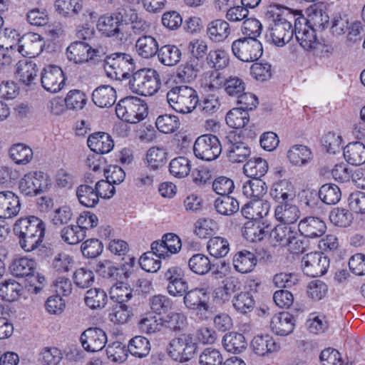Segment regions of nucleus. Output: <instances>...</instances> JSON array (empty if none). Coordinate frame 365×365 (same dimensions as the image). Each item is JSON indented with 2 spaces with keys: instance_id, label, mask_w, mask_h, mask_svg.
Here are the masks:
<instances>
[{
  "instance_id": "nucleus-1",
  "label": "nucleus",
  "mask_w": 365,
  "mask_h": 365,
  "mask_svg": "<svg viewBox=\"0 0 365 365\" xmlns=\"http://www.w3.org/2000/svg\"><path fill=\"white\" fill-rule=\"evenodd\" d=\"M13 230L19 237L21 247L26 252H31L43 242L45 224L41 219L30 215L17 220Z\"/></svg>"
},
{
  "instance_id": "nucleus-2",
  "label": "nucleus",
  "mask_w": 365,
  "mask_h": 365,
  "mask_svg": "<svg viewBox=\"0 0 365 365\" xmlns=\"http://www.w3.org/2000/svg\"><path fill=\"white\" fill-rule=\"evenodd\" d=\"M125 9L118 8L114 12L101 16L96 27L107 38H115L120 45H128L132 40V34L125 28Z\"/></svg>"
},
{
  "instance_id": "nucleus-3",
  "label": "nucleus",
  "mask_w": 365,
  "mask_h": 365,
  "mask_svg": "<svg viewBox=\"0 0 365 365\" xmlns=\"http://www.w3.org/2000/svg\"><path fill=\"white\" fill-rule=\"evenodd\" d=\"M166 97L170 106L182 114L191 113L199 102L196 91L187 86L172 88L167 93Z\"/></svg>"
},
{
  "instance_id": "nucleus-4",
  "label": "nucleus",
  "mask_w": 365,
  "mask_h": 365,
  "mask_svg": "<svg viewBox=\"0 0 365 365\" xmlns=\"http://www.w3.org/2000/svg\"><path fill=\"white\" fill-rule=\"evenodd\" d=\"M128 85L133 93L145 96H153L160 88V76L154 69H140L132 75Z\"/></svg>"
},
{
  "instance_id": "nucleus-5",
  "label": "nucleus",
  "mask_w": 365,
  "mask_h": 365,
  "mask_svg": "<svg viewBox=\"0 0 365 365\" xmlns=\"http://www.w3.org/2000/svg\"><path fill=\"white\" fill-rule=\"evenodd\" d=\"M103 66L108 77L115 80L129 78L135 69L133 58L125 53H114L106 56Z\"/></svg>"
},
{
  "instance_id": "nucleus-6",
  "label": "nucleus",
  "mask_w": 365,
  "mask_h": 365,
  "mask_svg": "<svg viewBox=\"0 0 365 365\" xmlns=\"http://www.w3.org/2000/svg\"><path fill=\"white\" fill-rule=\"evenodd\" d=\"M115 113L121 120L130 123H136L147 116L148 106L139 98L126 97L118 103Z\"/></svg>"
},
{
  "instance_id": "nucleus-7",
  "label": "nucleus",
  "mask_w": 365,
  "mask_h": 365,
  "mask_svg": "<svg viewBox=\"0 0 365 365\" xmlns=\"http://www.w3.org/2000/svg\"><path fill=\"white\" fill-rule=\"evenodd\" d=\"M233 55L244 62H253L262 55V43L255 37L240 38L232 43Z\"/></svg>"
},
{
  "instance_id": "nucleus-8",
  "label": "nucleus",
  "mask_w": 365,
  "mask_h": 365,
  "mask_svg": "<svg viewBox=\"0 0 365 365\" xmlns=\"http://www.w3.org/2000/svg\"><path fill=\"white\" fill-rule=\"evenodd\" d=\"M294 19L296 18L292 15L284 16L281 14L274 19L269 36L274 45L282 47L290 41L294 34V26L292 24Z\"/></svg>"
},
{
  "instance_id": "nucleus-9",
  "label": "nucleus",
  "mask_w": 365,
  "mask_h": 365,
  "mask_svg": "<svg viewBox=\"0 0 365 365\" xmlns=\"http://www.w3.org/2000/svg\"><path fill=\"white\" fill-rule=\"evenodd\" d=\"M193 152L197 158L205 161H212L220 155L222 145L216 135L205 134L195 140Z\"/></svg>"
},
{
  "instance_id": "nucleus-10",
  "label": "nucleus",
  "mask_w": 365,
  "mask_h": 365,
  "mask_svg": "<svg viewBox=\"0 0 365 365\" xmlns=\"http://www.w3.org/2000/svg\"><path fill=\"white\" fill-rule=\"evenodd\" d=\"M44 46L43 37L38 34L29 32L17 38V43L10 45V49H16L23 56L34 58L41 53Z\"/></svg>"
},
{
  "instance_id": "nucleus-11",
  "label": "nucleus",
  "mask_w": 365,
  "mask_h": 365,
  "mask_svg": "<svg viewBox=\"0 0 365 365\" xmlns=\"http://www.w3.org/2000/svg\"><path fill=\"white\" fill-rule=\"evenodd\" d=\"M50 180L43 172H31L26 174L20 180L19 187L21 193L26 196H35L46 190Z\"/></svg>"
},
{
  "instance_id": "nucleus-12",
  "label": "nucleus",
  "mask_w": 365,
  "mask_h": 365,
  "mask_svg": "<svg viewBox=\"0 0 365 365\" xmlns=\"http://www.w3.org/2000/svg\"><path fill=\"white\" fill-rule=\"evenodd\" d=\"M104 54L101 48H92L86 42L76 41L70 44L66 49L67 58L75 63H83L95 57H101Z\"/></svg>"
},
{
  "instance_id": "nucleus-13",
  "label": "nucleus",
  "mask_w": 365,
  "mask_h": 365,
  "mask_svg": "<svg viewBox=\"0 0 365 365\" xmlns=\"http://www.w3.org/2000/svg\"><path fill=\"white\" fill-rule=\"evenodd\" d=\"M303 16L294 19V35L300 46L307 51L314 49L318 44L315 30Z\"/></svg>"
},
{
  "instance_id": "nucleus-14",
  "label": "nucleus",
  "mask_w": 365,
  "mask_h": 365,
  "mask_svg": "<svg viewBox=\"0 0 365 365\" xmlns=\"http://www.w3.org/2000/svg\"><path fill=\"white\" fill-rule=\"evenodd\" d=\"M163 279L168 282L167 291L173 297H182L188 289V282L185 278L182 269L172 266L163 273Z\"/></svg>"
},
{
  "instance_id": "nucleus-15",
  "label": "nucleus",
  "mask_w": 365,
  "mask_h": 365,
  "mask_svg": "<svg viewBox=\"0 0 365 365\" xmlns=\"http://www.w3.org/2000/svg\"><path fill=\"white\" fill-rule=\"evenodd\" d=\"M329 266V259L322 252H310L303 257L302 268L305 274L317 277L324 274Z\"/></svg>"
},
{
  "instance_id": "nucleus-16",
  "label": "nucleus",
  "mask_w": 365,
  "mask_h": 365,
  "mask_svg": "<svg viewBox=\"0 0 365 365\" xmlns=\"http://www.w3.org/2000/svg\"><path fill=\"white\" fill-rule=\"evenodd\" d=\"M182 247L180 237L174 233L163 235L162 240L151 244L153 252L158 257H169L179 252Z\"/></svg>"
},
{
  "instance_id": "nucleus-17",
  "label": "nucleus",
  "mask_w": 365,
  "mask_h": 365,
  "mask_svg": "<svg viewBox=\"0 0 365 365\" xmlns=\"http://www.w3.org/2000/svg\"><path fill=\"white\" fill-rule=\"evenodd\" d=\"M65 77L61 68L57 66H47L41 74L42 87L51 93L61 91L64 86Z\"/></svg>"
},
{
  "instance_id": "nucleus-18",
  "label": "nucleus",
  "mask_w": 365,
  "mask_h": 365,
  "mask_svg": "<svg viewBox=\"0 0 365 365\" xmlns=\"http://www.w3.org/2000/svg\"><path fill=\"white\" fill-rule=\"evenodd\" d=\"M240 136L230 134L226 138L225 146L227 158L232 163H242L250 155V148L243 142L239 140Z\"/></svg>"
},
{
  "instance_id": "nucleus-19",
  "label": "nucleus",
  "mask_w": 365,
  "mask_h": 365,
  "mask_svg": "<svg viewBox=\"0 0 365 365\" xmlns=\"http://www.w3.org/2000/svg\"><path fill=\"white\" fill-rule=\"evenodd\" d=\"M81 342L86 351L96 352L105 347L107 336L106 332L100 328H89L81 334Z\"/></svg>"
},
{
  "instance_id": "nucleus-20",
  "label": "nucleus",
  "mask_w": 365,
  "mask_h": 365,
  "mask_svg": "<svg viewBox=\"0 0 365 365\" xmlns=\"http://www.w3.org/2000/svg\"><path fill=\"white\" fill-rule=\"evenodd\" d=\"M185 307L190 309L207 311L209 308V294L205 288L197 287L187 289L182 295Z\"/></svg>"
},
{
  "instance_id": "nucleus-21",
  "label": "nucleus",
  "mask_w": 365,
  "mask_h": 365,
  "mask_svg": "<svg viewBox=\"0 0 365 365\" xmlns=\"http://www.w3.org/2000/svg\"><path fill=\"white\" fill-rule=\"evenodd\" d=\"M325 222L317 217H307L301 220L298 225L300 234L307 238H318L326 232Z\"/></svg>"
},
{
  "instance_id": "nucleus-22",
  "label": "nucleus",
  "mask_w": 365,
  "mask_h": 365,
  "mask_svg": "<svg viewBox=\"0 0 365 365\" xmlns=\"http://www.w3.org/2000/svg\"><path fill=\"white\" fill-rule=\"evenodd\" d=\"M20 210V200L16 194L9 190L0 192V218H12Z\"/></svg>"
},
{
  "instance_id": "nucleus-23",
  "label": "nucleus",
  "mask_w": 365,
  "mask_h": 365,
  "mask_svg": "<svg viewBox=\"0 0 365 365\" xmlns=\"http://www.w3.org/2000/svg\"><path fill=\"white\" fill-rule=\"evenodd\" d=\"M88 146L96 154H105L110 152L114 142L110 135L103 132L95 133L88 136Z\"/></svg>"
},
{
  "instance_id": "nucleus-24",
  "label": "nucleus",
  "mask_w": 365,
  "mask_h": 365,
  "mask_svg": "<svg viewBox=\"0 0 365 365\" xmlns=\"http://www.w3.org/2000/svg\"><path fill=\"white\" fill-rule=\"evenodd\" d=\"M38 72V66L32 61L23 60L19 61L16 64V74L17 78L19 82L26 86L35 84Z\"/></svg>"
},
{
  "instance_id": "nucleus-25",
  "label": "nucleus",
  "mask_w": 365,
  "mask_h": 365,
  "mask_svg": "<svg viewBox=\"0 0 365 365\" xmlns=\"http://www.w3.org/2000/svg\"><path fill=\"white\" fill-rule=\"evenodd\" d=\"M269 195L278 205L291 202L295 196L292 183L287 180L274 183Z\"/></svg>"
},
{
  "instance_id": "nucleus-26",
  "label": "nucleus",
  "mask_w": 365,
  "mask_h": 365,
  "mask_svg": "<svg viewBox=\"0 0 365 365\" xmlns=\"http://www.w3.org/2000/svg\"><path fill=\"white\" fill-rule=\"evenodd\" d=\"M294 317L289 312H282L272 317L270 327L276 334L287 336L294 329Z\"/></svg>"
},
{
  "instance_id": "nucleus-27",
  "label": "nucleus",
  "mask_w": 365,
  "mask_h": 365,
  "mask_svg": "<svg viewBox=\"0 0 365 365\" xmlns=\"http://www.w3.org/2000/svg\"><path fill=\"white\" fill-rule=\"evenodd\" d=\"M274 216L282 224L290 225L300 217V210L297 205L288 202L276 206Z\"/></svg>"
},
{
  "instance_id": "nucleus-28",
  "label": "nucleus",
  "mask_w": 365,
  "mask_h": 365,
  "mask_svg": "<svg viewBox=\"0 0 365 365\" xmlns=\"http://www.w3.org/2000/svg\"><path fill=\"white\" fill-rule=\"evenodd\" d=\"M92 101L100 108H110L116 101V91L110 86H100L93 91Z\"/></svg>"
},
{
  "instance_id": "nucleus-29",
  "label": "nucleus",
  "mask_w": 365,
  "mask_h": 365,
  "mask_svg": "<svg viewBox=\"0 0 365 365\" xmlns=\"http://www.w3.org/2000/svg\"><path fill=\"white\" fill-rule=\"evenodd\" d=\"M135 49L138 54L144 58L153 57L159 51L157 40L150 35H143L138 38L135 43Z\"/></svg>"
},
{
  "instance_id": "nucleus-30",
  "label": "nucleus",
  "mask_w": 365,
  "mask_h": 365,
  "mask_svg": "<svg viewBox=\"0 0 365 365\" xmlns=\"http://www.w3.org/2000/svg\"><path fill=\"white\" fill-rule=\"evenodd\" d=\"M232 262L237 272L242 274L250 272L256 266L255 255L245 250L238 252L233 257Z\"/></svg>"
},
{
  "instance_id": "nucleus-31",
  "label": "nucleus",
  "mask_w": 365,
  "mask_h": 365,
  "mask_svg": "<svg viewBox=\"0 0 365 365\" xmlns=\"http://www.w3.org/2000/svg\"><path fill=\"white\" fill-rule=\"evenodd\" d=\"M251 347L259 356L274 352L279 348L272 337L268 334L255 336L251 341Z\"/></svg>"
},
{
  "instance_id": "nucleus-32",
  "label": "nucleus",
  "mask_w": 365,
  "mask_h": 365,
  "mask_svg": "<svg viewBox=\"0 0 365 365\" xmlns=\"http://www.w3.org/2000/svg\"><path fill=\"white\" fill-rule=\"evenodd\" d=\"M293 235H296V230L289 225L279 224L269 233L271 242L274 246L281 245L285 247L289 240H292Z\"/></svg>"
},
{
  "instance_id": "nucleus-33",
  "label": "nucleus",
  "mask_w": 365,
  "mask_h": 365,
  "mask_svg": "<svg viewBox=\"0 0 365 365\" xmlns=\"http://www.w3.org/2000/svg\"><path fill=\"white\" fill-rule=\"evenodd\" d=\"M345 160L351 165H361L365 163V146L361 142L349 143L344 148Z\"/></svg>"
},
{
  "instance_id": "nucleus-34",
  "label": "nucleus",
  "mask_w": 365,
  "mask_h": 365,
  "mask_svg": "<svg viewBox=\"0 0 365 365\" xmlns=\"http://www.w3.org/2000/svg\"><path fill=\"white\" fill-rule=\"evenodd\" d=\"M241 282L235 277H229L224 279L222 285L217 289L216 294L224 302H228L233 295H237L241 289Z\"/></svg>"
},
{
  "instance_id": "nucleus-35",
  "label": "nucleus",
  "mask_w": 365,
  "mask_h": 365,
  "mask_svg": "<svg viewBox=\"0 0 365 365\" xmlns=\"http://www.w3.org/2000/svg\"><path fill=\"white\" fill-rule=\"evenodd\" d=\"M125 26L130 24V29L135 34H140L146 32L149 28V24L139 16L136 9L126 7L125 9Z\"/></svg>"
},
{
  "instance_id": "nucleus-36",
  "label": "nucleus",
  "mask_w": 365,
  "mask_h": 365,
  "mask_svg": "<svg viewBox=\"0 0 365 365\" xmlns=\"http://www.w3.org/2000/svg\"><path fill=\"white\" fill-rule=\"evenodd\" d=\"M182 52L178 46L167 44L161 46L158 53L159 61L166 66L177 65L181 60Z\"/></svg>"
},
{
  "instance_id": "nucleus-37",
  "label": "nucleus",
  "mask_w": 365,
  "mask_h": 365,
  "mask_svg": "<svg viewBox=\"0 0 365 365\" xmlns=\"http://www.w3.org/2000/svg\"><path fill=\"white\" fill-rule=\"evenodd\" d=\"M229 24L222 19H216L210 22L207 28L209 38L215 42H221L230 35Z\"/></svg>"
},
{
  "instance_id": "nucleus-38",
  "label": "nucleus",
  "mask_w": 365,
  "mask_h": 365,
  "mask_svg": "<svg viewBox=\"0 0 365 365\" xmlns=\"http://www.w3.org/2000/svg\"><path fill=\"white\" fill-rule=\"evenodd\" d=\"M76 196L79 202L87 207H94L99 202V198L96 190L88 184L80 185L76 188Z\"/></svg>"
},
{
  "instance_id": "nucleus-39",
  "label": "nucleus",
  "mask_w": 365,
  "mask_h": 365,
  "mask_svg": "<svg viewBox=\"0 0 365 365\" xmlns=\"http://www.w3.org/2000/svg\"><path fill=\"white\" fill-rule=\"evenodd\" d=\"M222 342L225 350L233 354L241 353L247 345L245 336L237 332L226 334L223 336Z\"/></svg>"
},
{
  "instance_id": "nucleus-40",
  "label": "nucleus",
  "mask_w": 365,
  "mask_h": 365,
  "mask_svg": "<svg viewBox=\"0 0 365 365\" xmlns=\"http://www.w3.org/2000/svg\"><path fill=\"white\" fill-rule=\"evenodd\" d=\"M287 158L292 164L301 166L306 165L312 160V153L305 145H294L289 148Z\"/></svg>"
},
{
  "instance_id": "nucleus-41",
  "label": "nucleus",
  "mask_w": 365,
  "mask_h": 365,
  "mask_svg": "<svg viewBox=\"0 0 365 365\" xmlns=\"http://www.w3.org/2000/svg\"><path fill=\"white\" fill-rule=\"evenodd\" d=\"M187 264L190 271L198 275L207 274L214 266L209 257L201 253L193 255Z\"/></svg>"
},
{
  "instance_id": "nucleus-42",
  "label": "nucleus",
  "mask_w": 365,
  "mask_h": 365,
  "mask_svg": "<svg viewBox=\"0 0 365 365\" xmlns=\"http://www.w3.org/2000/svg\"><path fill=\"white\" fill-rule=\"evenodd\" d=\"M244 173L249 178L260 179L268 170L267 162L261 158L249 160L243 167Z\"/></svg>"
},
{
  "instance_id": "nucleus-43",
  "label": "nucleus",
  "mask_w": 365,
  "mask_h": 365,
  "mask_svg": "<svg viewBox=\"0 0 365 365\" xmlns=\"http://www.w3.org/2000/svg\"><path fill=\"white\" fill-rule=\"evenodd\" d=\"M216 211L222 215H232L240 209L238 201L230 195L218 197L214 202Z\"/></svg>"
},
{
  "instance_id": "nucleus-44",
  "label": "nucleus",
  "mask_w": 365,
  "mask_h": 365,
  "mask_svg": "<svg viewBox=\"0 0 365 365\" xmlns=\"http://www.w3.org/2000/svg\"><path fill=\"white\" fill-rule=\"evenodd\" d=\"M23 290L22 285L14 279L6 280L0 283V297L8 302L17 300Z\"/></svg>"
},
{
  "instance_id": "nucleus-45",
  "label": "nucleus",
  "mask_w": 365,
  "mask_h": 365,
  "mask_svg": "<svg viewBox=\"0 0 365 365\" xmlns=\"http://www.w3.org/2000/svg\"><path fill=\"white\" fill-rule=\"evenodd\" d=\"M150 348L149 340L143 336H134L129 341L128 345V351L138 358L147 356L150 351Z\"/></svg>"
},
{
  "instance_id": "nucleus-46",
  "label": "nucleus",
  "mask_w": 365,
  "mask_h": 365,
  "mask_svg": "<svg viewBox=\"0 0 365 365\" xmlns=\"http://www.w3.org/2000/svg\"><path fill=\"white\" fill-rule=\"evenodd\" d=\"M168 153L163 148L151 147L146 153L148 165L153 170L162 168L167 162Z\"/></svg>"
},
{
  "instance_id": "nucleus-47",
  "label": "nucleus",
  "mask_w": 365,
  "mask_h": 365,
  "mask_svg": "<svg viewBox=\"0 0 365 365\" xmlns=\"http://www.w3.org/2000/svg\"><path fill=\"white\" fill-rule=\"evenodd\" d=\"M84 300L86 304L91 309H101L107 304L108 297L103 289L94 288L86 292Z\"/></svg>"
},
{
  "instance_id": "nucleus-48",
  "label": "nucleus",
  "mask_w": 365,
  "mask_h": 365,
  "mask_svg": "<svg viewBox=\"0 0 365 365\" xmlns=\"http://www.w3.org/2000/svg\"><path fill=\"white\" fill-rule=\"evenodd\" d=\"M36 263L33 259L22 257L15 259L10 267L11 273L16 277H24L33 275Z\"/></svg>"
},
{
  "instance_id": "nucleus-49",
  "label": "nucleus",
  "mask_w": 365,
  "mask_h": 365,
  "mask_svg": "<svg viewBox=\"0 0 365 365\" xmlns=\"http://www.w3.org/2000/svg\"><path fill=\"white\" fill-rule=\"evenodd\" d=\"M209 254L215 257H225L230 251V244L227 239L221 237H215L209 240L207 244Z\"/></svg>"
},
{
  "instance_id": "nucleus-50",
  "label": "nucleus",
  "mask_w": 365,
  "mask_h": 365,
  "mask_svg": "<svg viewBox=\"0 0 365 365\" xmlns=\"http://www.w3.org/2000/svg\"><path fill=\"white\" fill-rule=\"evenodd\" d=\"M225 120L230 128L240 129L244 128L248 123L250 115L247 111L235 108L227 113Z\"/></svg>"
},
{
  "instance_id": "nucleus-51",
  "label": "nucleus",
  "mask_w": 365,
  "mask_h": 365,
  "mask_svg": "<svg viewBox=\"0 0 365 365\" xmlns=\"http://www.w3.org/2000/svg\"><path fill=\"white\" fill-rule=\"evenodd\" d=\"M56 11L65 17H73L82 10L79 0H56Z\"/></svg>"
},
{
  "instance_id": "nucleus-52",
  "label": "nucleus",
  "mask_w": 365,
  "mask_h": 365,
  "mask_svg": "<svg viewBox=\"0 0 365 365\" xmlns=\"http://www.w3.org/2000/svg\"><path fill=\"white\" fill-rule=\"evenodd\" d=\"M9 155L16 164L26 165L33 158V150L29 146L19 143L10 148Z\"/></svg>"
},
{
  "instance_id": "nucleus-53",
  "label": "nucleus",
  "mask_w": 365,
  "mask_h": 365,
  "mask_svg": "<svg viewBox=\"0 0 365 365\" xmlns=\"http://www.w3.org/2000/svg\"><path fill=\"white\" fill-rule=\"evenodd\" d=\"M339 187L334 184H325L319 190V197L327 205H335L341 199Z\"/></svg>"
},
{
  "instance_id": "nucleus-54",
  "label": "nucleus",
  "mask_w": 365,
  "mask_h": 365,
  "mask_svg": "<svg viewBox=\"0 0 365 365\" xmlns=\"http://www.w3.org/2000/svg\"><path fill=\"white\" fill-rule=\"evenodd\" d=\"M232 305L240 313L247 314L253 309L255 300L251 293L241 292L234 297Z\"/></svg>"
},
{
  "instance_id": "nucleus-55",
  "label": "nucleus",
  "mask_w": 365,
  "mask_h": 365,
  "mask_svg": "<svg viewBox=\"0 0 365 365\" xmlns=\"http://www.w3.org/2000/svg\"><path fill=\"white\" fill-rule=\"evenodd\" d=\"M163 327H166L173 331H182L187 324V317L182 313L170 312L164 318H162Z\"/></svg>"
},
{
  "instance_id": "nucleus-56",
  "label": "nucleus",
  "mask_w": 365,
  "mask_h": 365,
  "mask_svg": "<svg viewBox=\"0 0 365 365\" xmlns=\"http://www.w3.org/2000/svg\"><path fill=\"white\" fill-rule=\"evenodd\" d=\"M132 297V291L122 282H117L110 289V300L115 304H124Z\"/></svg>"
},
{
  "instance_id": "nucleus-57",
  "label": "nucleus",
  "mask_w": 365,
  "mask_h": 365,
  "mask_svg": "<svg viewBox=\"0 0 365 365\" xmlns=\"http://www.w3.org/2000/svg\"><path fill=\"white\" fill-rule=\"evenodd\" d=\"M190 162L185 157L173 159L169 164V171L174 177L182 178L190 172Z\"/></svg>"
},
{
  "instance_id": "nucleus-58",
  "label": "nucleus",
  "mask_w": 365,
  "mask_h": 365,
  "mask_svg": "<svg viewBox=\"0 0 365 365\" xmlns=\"http://www.w3.org/2000/svg\"><path fill=\"white\" fill-rule=\"evenodd\" d=\"M224 358L220 350L205 348L199 355L200 365H224Z\"/></svg>"
},
{
  "instance_id": "nucleus-59",
  "label": "nucleus",
  "mask_w": 365,
  "mask_h": 365,
  "mask_svg": "<svg viewBox=\"0 0 365 365\" xmlns=\"http://www.w3.org/2000/svg\"><path fill=\"white\" fill-rule=\"evenodd\" d=\"M155 125L160 132L172 133L179 128L180 123L177 116L165 114L158 116Z\"/></svg>"
},
{
  "instance_id": "nucleus-60",
  "label": "nucleus",
  "mask_w": 365,
  "mask_h": 365,
  "mask_svg": "<svg viewBox=\"0 0 365 365\" xmlns=\"http://www.w3.org/2000/svg\"><path fill=\"white\" fill-rule=\"evenodd\" d=\"M62 240L69 245H76L82 241L85 237V231L81 230L79 226L69 225L63 227L61 232Z\"/></svg>"
},
{
  "instance_id": "nucleus-61",
  "label": "nucleus",
  "mask_w": 365,
  "mask_h": 365,
  "mask_svg": "<svg viewBox=\"0 0 365 365\" xmlns=\"http://www.w3.org/2000/svg\"><path fill=\"white\" fill-rule=\"evenodd\" d=\"M224 89L229 96L237 98L245 91V83L238 76H230L226 78Z\"/></svg>"
},
{
  "instance_id": "nucleus-62",
  "label": "nucleus",
  "mask_w": 365,
  "mask_h": 365,
  "mask_svg": "<svg viewBox=\"0 0 365 365\" xmlns=\"http://www.w3.org/2000/svg\"><path fill=\"white\" fill-rule=\"evenodd\" d=\"M149 303L151 309L159 315L167 313L173 307L172 300L168 297L163 294H156L151 297Z\"/></svg>"
},
{
  "instance_id": "nucleus-63",
  "label": "nucleus",
  "mask_w": 365,
  "mask_h": 365,
  "mask_svg": "<svg viewBox=\"0 0 365 365\" xmlns=\"http://www.w3.org/2000/svg\"><path fill=\"white\" fill-rule=\"evenodd\" d=\"M329 220L334 225L346 227L352 222V214L346 209L336 207L329 214Z\"/></svg>"
},
{
  "instance_id": "nucleus-64",
  "label": "nucleus",
  "mask_w": 365,
  "mask_h": 365,
  "mask_svg": "<svg viewBox=\"0 0 365 365\" xmlns=\"http://www.w3.org/2000/svg\"><path fill=\"white\" fill-rule=\"evenodd\" d=\"M63 359V354L56 347H45L39 354V361L43 365H57Z\"/></svg>"
}]
</instances>
